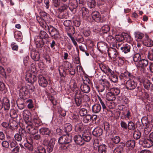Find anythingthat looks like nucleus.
<instances>
[{"instance_id": "1", "label": "nucleus", "mask_w": 153, "mask_h": 153, "mask_svg": "<svg viewBox=\"0 0 153 153\" xmlns=\"http://www.w3.org/2000/svg\"><path fill=\"white\" fill-rule=\"evenodd\" d=\"M72 140L71 136L69 134L67 133L66 135L60 137L58 140L59 144H61L60 149L65 150L68 149L70 146L69 144L71 142Z\"/></svg>"}, {"instance_id": "2", "label": "nucleus", "mask_w": 153, "mask_h": 153, "mask_svg": "<svg viewBox=\"0 0 153 153\" xmlns=\"http://www.w3.org/2000/svg\"><path fill=\"white\" fill-rule=\"evenodd\" d=\"M34 90L33 86L27 85L22 87L20 89L19 95L22 98L24 99L28 97L29 94L33 92Z\"/></svg>"}, {"instance_id": "3", "label": "nucleus", "mask_w": 153, "mask_h": 153, "mask_svg": "<svg viewBox=\"0 0 153 153\" xmlns=\"http://www.w3.org/2000/svg\"><path fill=\"white\" fill-rule=\"evenodd\" d=\"M49 37L48 34L44 31L40 32L39 36H37L35 37L34 41L36 47L38 48H42L43 45L42 40L46 39Z\"/></svg>"}, {"instance_id": "4", "label": "nucleus", "mask_w": 153, "mask_h": 153, "mask_svg": "<svg viewBox=\"0 0 153 153\" xmlns=\"http://www.w3.org/2000/svg\"><path fill=\"white\" fill-rule=\"evenodd\" d=\"M49 139L48 138H45L43 141L44 145L47 146V151L48 153H51L52 152L55 144V140L54 138H51L49 141Z\"/></svg>"}, {"instance_id": "5", "label": "nucleus", "mask_w": 153, "mask_h": 153, "mask_svg": "<svg viewBox=\"0 0 153 153\" xmlns=\"http://www.w3.org/2000/svg\"><path fill=\"white\" fill-rule=\"evenodd\" d=\"M27 135V133L25 129L20 128L19 129V133L16 134L14 136L15 140L20 142L22 139H25L26 138Z\"/></svg>"}, {"instance_id": "6", "label": "nucleus", "mask_w": 153, "mask_h": 153, "mask_svg": "<svg viewBox=\"0 0 153 153\" xmlns=\"http://www.w3.org/2000/svg\"><path fill=\"white\" fill-rule=\"evenodd\" d=\"M120 141V137L118 135H111L108 145L111 148H113L115 145L118 143Z\"/></svg>"}, {"instance_id": "7", "label": "nucleus", "mask_w": 153, "mask_h": 153, "mask_svg": "<svg viewBox=\"0 0 153 153\" xmlns=\"http://www.w3.org/2000/svg\"><path fill=\"white\" fill-rule=\"evenodd\" d=\"M47 27L49 34L55 40L58 39L59 36V33L58 30L51 25L48 26L47 25Z\"/></svg>"}, {"instance_id": "8", "label": "nucleus", "mask_w": 153, "mask_h": 153, "mask_svg": "<svg viewBox=\"0 0 153 153\" xmlns=\"http://www.w3.org/2000/svg\"><path fill=\"white\" fill-rule=\"evenodd\" d=\"M97 46L99 51L102 53H105L109 49L108 48L107 44L103 42H98Z\"/></svg>"}, {"instance_id": "9", "label": "nucleus", "mask_w": 153, "mask_h": 153, "mask_svg": "<svg viewBox=\"0 0 153 153\" xmlns=\"http://www.w3.org/2000/svg\"><path fill=\"white\" fill-rule=\"evenodd\" d=\"M109 57L114 61H115L116 58L118 55L117 50L114 48H110L107 51Z\"/></svg>"}, {"instance_id": "10", "label": "nucleus", "mask_w": 153, "mask_h": 153, "mask_svg": "<svg viewBox=\"0 0 153 153\" xmlns=\"http://www.w3.org/2000/svg\"><path fill=\"white\" fill-rule=\"evenodd\" d=\"M101 84L99 87L98 91L99 92H102L105 88L106 90L108 89L109 86V83L106 79H101Z\"/></svg>"}, {"instance_id": "11", "label": "nucleus", "mask_w": 153, "mask_h": 153, "mask_svg": "<svg viewBox=\"0 0 153 153\" xmlns=\"http://www.w3.org/2000/svg\"><path fill=\"white\" fill-rule=\"evenodd\" d=\"M25 76L26 80L31 84H33L37 80L36 76L34 75H32L29 71L26 72Z\"/></svg>"}, {"instance_id": "12", "label": "nucleus", "mask_w": 153, "mask_h": 153, "mask_svg": "<svg viewBox=\"0 0 153 153\" xmlns=\"http://www.w3.org/2000/svg\"><path fill=\"white\" fill-rule=\"evenodd\" d=\"M139 143L142 144L143 146L146 148H150L153 146V143L149 138L144 139H140Z\"/></svg>"}, {"instance_id": "13", "label": "nucleus", "mask_w": 153, "mask_h": 153, "mask_svg": "<svg viewBox=\"0 0 153 153\" xmlns=\"http://www.w3.org/2000/svg\"><path fill=\"white\" fill-rule=\"evenodd\" d=\"M140 82H142L143 86L145 89L152 91L153 90V85L147 79H142L140 80Z\"/></svg>"}, {"instance_id": "14", "label": "nucleus", "mask_w": 153, "mask_h": 153, "mask_svg": "<svg viewBox=\"0 0 153 153\" xmlns=\"http://www.w3.org/2000/svg\"><path fill=\"white\" fill-rule=\"evenodd\" d=\"M23 118L26 124L31 123V118L30 112L28 110H25L23 111Z\"/></svg>"}, {"instance_id": "15", "label": "nucleus", "mask_w": 153, "mask_h": 153, "mask_svg": "<svg viewBox=\"0 0 153 153\" xmlns=\"http://www.w3.org/2000/svg\"><path fill=\"white\" fill-rule=\"evenodd\" d=\"M125 86L127 89L132 90L135 88L137 84L133 80L130 79L126 83Z\"/></svg>"}, {"instance_id": "16", "label": "nucleus", "mask_w": 153, "mask_h": 153, "mask_svg": "<svg viewBox=\"0 0 153 153\" xmlns=\"http://www.w3.org/2000/svg\"><path fill=\"white\" fill-rule=\"evenodd\" d=\"M39 133L40 134L43 135L48 136L47 137L49 139L50 138L51 134V131L49 128L46 127H42L39 130Z\"/></svg>"}, {"instance_id": "17", "label": "nucleus", "mask_w": 153, "mask_h": 153, "mask_svg": "<svg viewBox=\"0 0 153 153\" xmlns=\"http://www.w3.org/2000/svg\"><path fill=\"white\" fill-rule=\"evenodd\" d=\"M38 79L39 84L40 86L44 88L47 87L48 82L44 77L42 75H39Z\"/></svg>"}, {"instance_id": "18", "label": "nucleus", "mask_w": 153, "mask_h": 153, "mask_svg": "<svg viewBox=\"0 0 153 153\" xmlns=\"http://www.w3.org/2000/svg\"><path fill=\"white\" fill-rule=\"evenodd\" d=\"M27 124V125L26 126V128L27 131V132L28 133L32 134H35L36 133L38 132V130L36 129L32 126V123H30Z\"/></svg>"}, {"instance_id": "19", "label": "nucleus", "mask_w": 153, "mask_h": 153, "mask_svg": "<svg viewBox=\"0 0 153 153\" xmlns=\"http://www.w3.org/2000/svg\"><path fill=\"white\" fill-rule=\"evenodd\" d=\"M74 139L75 143L77 145H82L85 144L82 136L79 134L75 135Z\"/></svg>"}, {"instance_id": "20", "label": "nucleus", "mask_w": 153, "mask_h": 153, "mask_svg": "<svg viewBox=\"0 0 153 153\" xmlns=\"http://www.w3.org/2000/svg\"><path fill=\"white\" fill-rule=\"evenodd\" d=\"M148 64L149 61L147 59H142L137 62V66L138 67L143 68L147 66Z\"/></svg>"}, {"instance_id": "21", "label": "nucleus", "mask_w": 153, "mask_h": 153, "mask_svg": "<svg viewBox=\"0 0 153 153\" xmlns=\"http://www.w3.org/2000/svg\"><path fill=\"white\" fill-rule=\"evenodd\" d=\"M125 147V144L124 143L121 142L113 151V153H123L124 148Z\"/></svg>"}, {"instance_id": "22", "label": "nucleus", "mask_w": 153, "mask_h": 153, "mask_svg": "<svg viewBox=\"0 0 153 153\" xmlns=\"http://www.w3.org/2000/svg\"><path fill=\"white\" fill-rule=\"evenodd\" d=\"M31 56L32 59L35 61H39L40 58V55L39 53L35 50L31 51Z\"/></svg>"}, {"instance_id": "23", "label": "nucleus", "mask_w": 153, "mask_h": 153, "mask_svg": "<svg viewBox=\"0 0 153 153\" xmlns=\"http://www.w3.org/2000/svg\"><path fill=\"white\" fill-rule=\"evenodd\" d=\"M148 36H146L145 38L143 41V43L144 45L147 47H151L153 45V41L149 39Z\"/></svg>"}, {"instance_id": "24", "label": "nucleus", "mask_w": 153, "mask_h": 153, "mask_svg": "<svg viewBox=\"0 0 153 153\" xmlns=\"http://www.w3.org/2000/svg\"><path fill=\"white\" fill-rule=\"evenodd\" d=\"M135 142L133 140H129L126 141L125 146L129 150H132L134 147Z\"/></svg>"}, {"instance_id": "25", "label": "nucleus", "mask_w": 153, "mask_h": 153, "mask_svg": "<svg viewBox=\"0 0 153 153\" xmlns=\"http://www.w3.org/2000/svg\"><path fill=\"white\" fill-rule=\"evenodd\" d=\"M93 19L97 22H101V17L100 13L97 11H94L92 13Z\"/></svg>"}, {"instance_id": "26", "label": "nucleus", "mask_w": 153, "mask_h": 153, "mask_svg": "<svg viewBox=\"0 0 153 153\" xmlns=\"http://www.w3.org/2000/svg\"><path fill=\"white\" fill-rule=\"evenodd\" d=\"M84 142H89L91 139V135L89 132H84L82 134Z\"/></svg>"}, {"instance_id": "27", "label": "nucleus", "mask_w": 153, "mask_h": 153, "mask_svg": "<svg viewBox=\"0 0 153 153\" xmlns=\"http://www.w3.org/2000/svg\"><path fill=\"white\" fill-rule=\"evenodd\" d=\"M75 130L76 132L79 133L82 132L84 128L83 124L82 123H74Z\"/></svg>"}, {"instance_id": "28", "label": "nucleus", "mask_w": 153, "mask_h": 153, "mask_svg": "<svg viewBox=\"0 0 153 153\" xmlns=\"http://www.w3.org/2000/svg\"><path fill=\"white\" fill-rule=\"evenodd\" d=\"M80 88L82 92L86 93H89L90 90V88L89 85L84 83L81 84Z\"/></svg>"}, {"instance_id": "29", "label": "nucleus", "mask_w": 153, "mask_h": 153, "mask_svg": "<svg viewBox=\"0 0 153 153\" xmlns=\"http://www.w3.org/2000/svg\"><path fill=\"white\" fill-rule=\"evenodd\" d=\"M3 105L4 110H8L10 108L9 100L7 97H4L3 100Z\"/></svg>"}, {"instance_id": "30", "label": "nucleus", "mask_w": 153, "mask_h": 153, "mask_svg": "<svg viewBox=\"0 0 153 153\" xmlns=\"http://www.w3.org/2000/svg\"><path fill=\"white\" fill-rule=\"evenodd\" d=\"M36 19L40 26L44 29H46L47 28L46 24L45 23L46 20L41 18V17L39 16H36Z\"/></svg>"}, {"instance_id": "31", "label": "nucleus", "mask_w": 153, "mask_h": 153, "mask_svg": "<svg viewBox=\"0 0 153 153\" xmlns=\"http://www.w3.org/2000/svg\"><path fill=\"white\" fill-rule=\"evenodd\" d=\"M132 45V44L130 43L126 44L123 47H121L120 49L123 52H124L125 53H126L130 51V49Z\"/></svg>"}, {"instance_id": "32", "label": "nucleus", "mask_w": 153, "mask_h": 153, "mask_svg": "<svg viewBox=\"0 0 153 153\" xmlns=\"http://www.w3.org/2000/svg\"><path fill=\"white\" fill-rule=\"evenodd\" d=\"M102 133V130L100 127H97L95 128L92 132L93 134L96 137L100 136Z\"/></svg>"}, {"instance_id": "33", "label": "nucleus", "mask_w": 153, "mask_h": 153, "mask_svg": "<svg viewBox=\"0 0 153 153\" xmlns=\"http://www.w3.org/2000/svg\"><path fill=\"white\" fill-rule=\"evenodd\" d=\"M77 0H74L70 3L69 8L70 10L72 12L74 9L77 7Z\"/></svg>"}, {"instance_id": "34", "label": "nucleus", "mask_w": 153, "mask_h": 153, "mask_svg": "<svg viewBox=\"0 0 153 153\" xmlns=\"http://www.w3.org/2000/svg\"><path fill=\"white\" fill-rule=\"evenodd\" d=\"M120 76L123 78H128L129 79H133L134 77V76L131 73L126 71L124 73H122L120 74Z\"/></svg>"}, {"instance_id": "35", "label": "nucleus", "mask_w": 153, "mask_h": 153, "mask_svg": "<svg viewBox=\"0 0 153 153\" xmlns=\"http://www.w3.org/2000/svg\"><path fill=\"white\" fill-rule=\"evenodd\" d=\"M106 99L109 101H113L116 99L115 96L114 94L111 91L108 92L106 96Z\"/></svg>"}, {"instance_id": "36", "label": "nucleus", "mask_w": 153, "mask_h": 153, "mask_svg": "<svg viewBox=\"0 0 153 153\" xmlns=\"http://www.w3.org/2000/svg\"><path fill=\"white\" fill-rule=\"evenodd\" d=\"M101 109V106L100 104H95L92 106V112L95 113H97L100 111Z\"/></svg>"}, {"instance_id": "37", "label": "nucleus", "mask_w": 153, "mask_h": 153, "mask_svg": "<svg viewBox=\"0 0 153 153\" xmlns=\"http://www.w3.org/2000/svg\"><path fill=\"white\" fill-rule=\"evenodd\" d=\"M63 130L67 134L72 130V126L70 123H66L64 125Z\"/></svg>"}, {"instance_id": "38", "label": "nucleus", "mask_w": 153, "mask_h": 153, "mask_svg": "<svg viewBox=\"0 0 153 153\" xmlns=\"http://www.w3.org/2000/svg\"><path fill=\"white\" fill-rule=\"evenodd\" d=\"M35 153H46V150L41 146H38L34 151Z\"/></svg>"}, {"instance_id": "39", "label": "nucleus", "mask_w": 153, "mask_h": 153, "mask_svg": "<svg viewBox=\"0 0 153 153\" xmlns=\"http://www.w3.org/2000/svg\"><path fill=\"white\" fill-rule=\"evenodd\" d=\"M92 117L91 115L87 114L83 117L82 121L85 123H88L90 122Z\"/></svg>"}, {"instance_id": "40", "label": "nucleus", "mask_w": 153, "mask_h": 153, "mask_svg": "<svg viewBox=\"0 0 153 153\" xmlns=\"http://www.w3.org/2000/svg\"><path fill=\"white\" fill-rule=\"evenodd\" d=\"M24 146L26 149L29 152H31L32 153L33 152H32L34 150V148L33 146L31 144L27 143H25Z\"/></svg>"}, {"instance_id": "41", "label": "nucleus", "mask_w": 153, "mask_h": 153, "mask_svg": "<svg viewBox=\"0 0 153 153\" xmlns=\"http://www.w3.org/2000/svg\"><path fill=\"white\" fill-rule=\"evenodd\" d=\"M18 126V123L15 120H13L10 123V128L12 130L16 129Z\"/></svg>"}, {"instance_id": "42", "label": "nucleus", "mask_w": 153, "mask_h": 153, "mask_svg": "<svg viewBox=\"0 0 153 153\" xmlns=\"http://www.w3.org/2000/svg\"><path fill=\"white\" fill-rule=\"evenodd\" d=\"M106 148L105 145H102L98 147L99 153H106Z\"/></svg>"}, {"instance_id": "43", "label": "nucleus", "mask_w": 153, "mask_h": 153, "mask_svg": "<svg viewBox=\"0 0 153 153\" xmlns=\"http://www.w3.org/2000/svg\"><path fill=\"white\" fill-rule=\"evenodd\" d=\"M79 98H81L82 102H88L90 100V98L86 94L82 93Z\"/></svg>"}, {"instance_id": "44", "label": "nucleus", "mask_w": 153, "mask_h": 153, "mask_svg": "<svg viewBox=\"0 0 153 153\" xmlns=\"http://www.w3.org/2000/svg\"><path fill=\"white\" fill-rule=\"evenodd\" d=\"M33 124L36 127H38L42 124L40 120L37 118H35L33 119Z\"/></svg>"}, {"instance_id": "45", "label": "nucleus", "mask_w": 153, "mask_h": 153, "mask_svg": "<svg viewBox=\"0 0 153 153\" xmlns=\"http://www.w3.org/2000/svg\"><path fill=\"white\" fill-rule=\"evenodd\" d=\"M40 16H39L41 17V18L46 21L48 20L49 18V15L47 13L43 11L40 12Z\"/></svg>"}, {"instance_id": "46", "label": "nucleus", "mask_w": 153, "mask_h": 153, "mask_svg": "<svg viewBox=\"0 0 153 153\" xmlns=\"http://www.w3.org/2000/svg\"><path fill=\"white\" fill-rule=\"evenodd\" d=\"M127 128L131 131L134 130L136 128L135 125L133 122L130 121L128 124Z\"/></svg>"}, {"instance_id": "47", "label": "nucleus", "mask_w": 153, "mask_h": 153, "mask_svg": "<svg viewBox=\"0 0 153 153\" xmlns=\"http://www.w3.org/2000/svg\"><path fill=\"white\" fill-rule=\"evenodd\" d=\"M133 59L134 62H139L141 59V55L139 53L134 54L133 57Z\"/></svg>"}, {"instance_id": "48", "label": "nucleus", "mask_w": 153, "mask_h": 153, "mask_svg": "<svg viewBox=\"0 0 153 153\" xmlns=\"http://www.w3.org/2000/svg\"><path fill=\"white\" fill-rule=\"evenodd\" d=\"M15 37L19 41L22 40V33L20 31H16L14 33Z\"/></svg>"}, {"instance_id": "49", "label": "nucleus", "mask_w": 153, "mask_h": 153, "mask_svg": "<svg viewBox=\"0 0 153 153\" xmlns=\"http://www.w3.org/2000/svg\"><path fill=\"white\" fill-rule=\"evenodd\" d=\"M88 5L90 8H94L96 5L95 0H87Z\"/></svg>"}, {"instance_id": "50", "label": "nucleus", "mask_w": 153, "mask_h": 153, "mask_svg": "<svg viewBox=\"0 0 153 153\" xmlns=\"http://www.w3.org/2000/svg\"><path fill=\"white\" fill-rule=\"evenodd\" d=\"M135 38L136 39H140L143 37V34L139 32H135L134 33Z\"/></svg>"}, {"instance_id": "51", "label": "nucleus", "mask_w": 153, "mask_h": 153, "mask_svg": "<svg viewBox=\"0 0 153 153\" xmlns=\"http://www.w3.org/2000/svg\"><path fill=\"white\" fill-rule=\"evenodd\" d=\"M141 133L138 131H135L134 132L133 134L134 138L136 140H138L141 137Z\"/></svg>"}, {"instance_id": "52", "label": "nucleus", "mask_w": 153, "mask_h": 153, "mask_svg": "<svg viewBox=\"0 0 153 153\" xmlns=\"http://www.w3.org/2000/svg\"><path fill=\"white\" fill-rule=\"evenodd\" d=\"M110 30V27L108 25H105L102 26L101 29V31L103 33H106Z\"/></svg>"}, {"instance_id": "53", "label": "nucleus", "mask_w": 153, "mask_h": 153, "mask_svg": "<svg viewBox=\"0 0 153 153\" xmlns=\"http://www.w3.org/2000/svg\"><path fill=\"white\" fill-rule=\"evenodd\" d=\"M109 79L111 81L114 82H116L118 81L117 76L116 75H114L113 74H111Z\"/></svg>"}, {"instance_id": "54", "label": "nucleus", "mask_w": 153, "mask_h": 153, "mask_svg": "<svg viewBox=\"0 0 153 153\" xmlns=\"http://www.w3.org/2000/svg\"><path fill=\"white\" fill-rule=\"evenodd\" d=\"M147 57L150 60L153 61V48L150 51H148Z\"/></svg>"}, {"instance_id": "55", "label": "nucleus", "mask_w": 153, "mask_h": 153, "mask_svg": "<svg viewBox=\"0 0 153 153\" xmlns=\"http://www.w3.org/2000/svg\"><path fill=\"white\" fill-rule=\"evenodd\" d=\"M110 91L112 92L114 94L115 96V95H118L120 92V89L117 88H112Z\"/></svg>"}, {"instance_id": "56", "label": "nucleus", "mask_w": 153, "mask_h": 153, "mask_svg": "<svg viewBox=\"0 0 153 153\" xmlns=\"http://www.w3.org/2000/svg\"><path fill=\"white\" fill-rule=\"evenodd\" d=\"M82 16L85 17L86 15H88L89 13V11L88 9L85 7H83L81 9Z\"/></svg>"}, {"instance_id": "57", "label": "nucleus", "mask_w": 153, "mask_h": 153, "mask_svg": "<svg viewBox=\"0 0 153 153\" xmlns=\"http://www.w3.org/2000/svg\"><path fill=\"white\" fill-rule=\"evenodd\" d=\"M0 74L3 77H4L5 79L6 78L7 76L5 70L4 68L1 66H0Z\"/></svg>"}, {"instance_id": "58", "label": "nucleus", "mask_w": 153, "mask_h": 153, "mask_svg": "<svg viewBox=\"0 0 153 153\" xmlns=\"http://www.w3.org/2000/svg\"><path fill=\"white\" fill-rule=\"evenodd\" d=\"M75 101L76 105L77 106H79L82 102L81 98H79L78 97H75Z\"/></svg>"}, {"instance_id": "59", "label": "nucleus", "mask_w": 153, "mask_h": 153, "mask_svg": "<svg viewBox=\"0 0 153 153\" xmlns=\"http://www.w3.org/2000/svg\"><path fill=\"white\" fill-rule=\"evenodd\" d=\"M144 119H141V122H137V126L139 129H141L143 128L144 126Z\"/></svg>"}, {"instance_id": "60", "label": "nucleus", "mask_w": 153, "mask_h": 153, "mask_svg": "<svg viewBox=\"0 0 153 153\" xmlns=\"http://www.w3.org/2000/svg\"><path fill=\"white\" fill-rule=\"evenodd\" d=\"M87 113V110L85 108H82L79 111V114L81 116H85Z\"/></svg>"}, {"instance_id": "61", "label": "nucleus", "mask_w": 153, "mask_h": 153, "mask_svg": "<svg viewBox=\"0 0 153 153\" xmlns=\"http://www.w3.org/2000/svg\"><path fill=\"white\" fill-rule=\"evenodd\" d=\"M124 36L125 35H116V38L117 41L122 42L125 40Z\"/></svg>"}, {"instance_id": "62", "label": "nucleus", "mask_w": 153, "mask_h": 153, "mask_svg": "<svg viewBox=\"0 0 153 153\" xmlns=\"http://www.w3.org/2000/svg\"><path fill=\"white\" fill-rule=\"evenodd\" d=\"M74 91H75L74 92L75 97H78L79 98L80 97V96L82 94L80 91L77 88H75Z\"/></svg>"}, {"instance_id": "63", "label": "nucleus", "mask_w": 153, "mask_h": 153, "mask_svg": "<svg viewBox=\"0 0 153 153\" xmlns=\"http://www.w3.org/2000/svg\"><path fill=\"white\" fill-rule=\"evenodd\" d=\"M68 8L67 5L65 4H63L60 8L58 9L59 12L62 13L67 9Z\"/></svg>"}, {"instance_id": "64", "label": "nucleus", "mask_w": 153, "mask_h": 153, "mask_svg": "<svg viewBox=\"0 0 153 153\" xmlns=\"http://www.w3.org/2000/svg\"><path fill=\"white\" fill-rule=\"evenodd\" d=\"M71 119L73 121L75 122L74 123H76L79 120V116L76 114H73L71 117Z\"/></svg>"}]
</instances>
